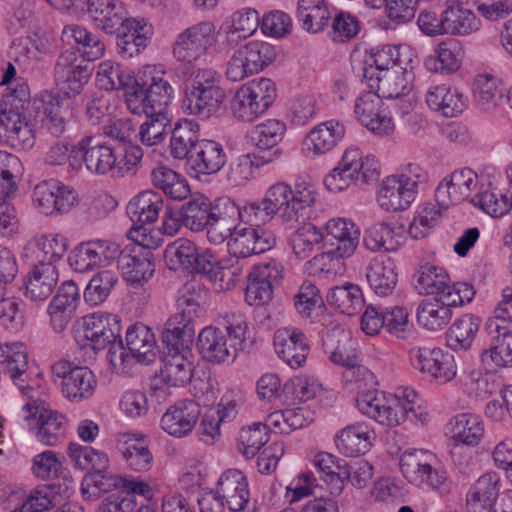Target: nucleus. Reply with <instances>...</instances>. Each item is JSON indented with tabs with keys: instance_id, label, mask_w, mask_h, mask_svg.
I'll list each match as a JSON object with an SVG mask.
<instances>
[{
	"instance_id": "nucleus-51",
	"label": "nucleus",
	"mask_w": 512,
	"mask_h": 512,
	"mask_svg": "<svg viewBox=\"0 0 512 512\" xmlns=\"http://www.w3.org/2000/svg\"><path fill=\"white\" fill-rule=\"evenodd\" d=\"M193 371V362L187 355H165L160 377L169 386L183 387L191 381Z\"/></svg>"
},
{
	"instance_id": "nucleus-45",
	"label": "nucleus",
	"mask_w": 512,
	"mask_h": 512,
	"mask_svg": "<svg viewBox=\"0 0 512 512\" xmlns=\"http://www.w3.org/2000/svg\"><path fill=\"white\" fill-rule=\"evenodd\" d=\"M150 176L153 186L173 200H184L190 194L187 180L166 166L154 168Z\"/></svg>"
},
{
	"instance_id": "nucleus-47",
	"label": "nucleus",
	"mask_w": 512,
	"mask_h": 512,
	"mask_svg": "<svg viewBox=\"0 0 512 512\" xmlns=\"http://www.w3.org/2000/svg\"><path fill=\"white\" fill-rule=\"evenodd\" d=\"M131 20L133 24L123 25L124 27L121 30L114 33L119 37L117 42L119 52L129 58L138 55L141 49L146 46L149 33V28H147V23L144 19Z\"/></svg>"
},
{
	"instance_id": "nucleus-50",
	"label": "nucleus",
	"mask_w": 512,
	"mask_h": 512,
	"mask_svg": "<svg viewBox=\"0 0 512 512\" xmlns=\"http://www.w3.org/2000/svg\"><path fill=\"white\" fill-rule=\"evenodd\" d=\"M326 301L329 306L349 316L356 314L364 305L362 290L359 286L351 283L330 289Z\"/></svg>"
},
{
	"instance_id": "nucleus-3",
	"label": "nucleus",
	"mask_w": 512,
	"mask_h": 512,
	"mask_svg": "<svg viewBox=\"0 0 512 512\" xmlns=\"http://www.w3.org/2000/svg\"><path fill=\"white\" fill-rule=\"evenodd\" d=\"M315 201L316 192L306 183L296 184L294 190L286 183H276L266 191L263 198L267 216L278 215L284 222H297Z\"/></svg>"
},
{
	"instance_id": "nucleus-10",
	"label": "nucleus",
	"mask_w": 512,
	"mask_h": 512,
	"mask_svg": "<svg viewBox=\"0 0 512 512\" xmlns=\"http://www.w3.org/2000/svg\"><path fill=\"white\" fill-rule=\"evenodd\" d=\"M72 153L71 168L76 171L85 167L92 174L105 175L116 167L114 148L92 136H85L72 146Z\"/></svg>"
},
{
	"instance_id": "nucleus-40",
	"label": "nucleus",
	"mask_w": 512,
	"mask_h": 512,
	"mask_svg": "<svg viewBox=\"0 0 512 512\" xmlns=\"http://www.w3.org/2000/svg\"><path fill=\"white\" fill-rule=\"evenodd\" d=\"M452 317L451 305L439 298L423 300L417 309L418 323L430 331L444 328Z\"/></svg>"
},
{
	"instance_id": "nucleus-8",
	"label": "nucleus",
	"mask_w": 512,
	"mask_h": 512,
	"mask_svg": "<svg viewBox=\"0 0 512 512\" xmlns=\"http://www.w3.org/2000/svg\"><path fill=\"white\" fill-rule=\"evenodd\" d=\"M430 458L432 455L423 450L405 451L400 458L401 471L410 483L446 494L451 487L447 472L432 466Z\"/></svg>"
},
{
	"instance_id": "nucleus-14",
	"label": "nucleus",
	"mask_w": 512,
	"mask_h": 512,
	"mask_svg": "<svg viewBox=\"0 0 512 512\" xmlns=\"http://www.w3.org/2000/svg\"><path fill=\"white\" fill-rule=\"evenodd\" d=\"M75 201V192L55 180L42 181L34 188L33 202L45 215L66 213Z\"/></svg>"
},
{
	"instance_id": "nucleus-2",
	"label": "nucleus",
	"mask_w": 512,
	"mask_h": 512,
	"mask_svg": "<svg viewBox=\"0 0 512 512\" xmlns=\"http://www.w3.org/2000/svg\"><path fill=\"white\" fill-rule=\"evenodd\" d=\"M247 324L237 320L224 328L208 326L198 335L196 347L202 358L209 363L233 362L243 349Z\"/></svg>"
},
{
	"instance_id": "nucleus-43",
	"label": "nucleus",
	"mask_w": 512,
	"mask_h": 512,
	"mask_svg": "<svg viewBox=\"0 0 512 512\" xmlns=\"http://www.w3.org/2000/svg\"><path fill=\"white\" fill-rule=\"evenodd\" d=\"M40 127L54 137H60L66 130L63 103L58 95L48 94L41 101Z\"/></svg>"
},
{
	"instance_id": "nucleus-25",
	"label": "nucleus",
	"mask_w": 512,
	"mask_h": 512,
	"mask_svg": "<svg viewBox=\"0 0 512 512\" xmlns=\"http://www.w3.org/2000/svg\"><path fill=\"white\" fill-rule=\"evenodd\" d=\"M276 353L292 368H298L305 363L309 353L306 336L296 329H279L274 334Z\"/></svg>"
},
{
	"instance_id": "nucleus-61",
	"label": "nucleus",
	"mask_w": 512,
	"mask_h": 512,
	"mask_svg": "<svg viewBox=\"0 0 512 512\" xmlns=\"http://www.w3.org/2000/svg\"><path fill=\"white\" fill-rule=\"evenodd\" d=\"M124 477L106 474L105 472H88L81 484L82 495L87 498H98L100 493L113 489H122Z\"/></svg>"
},
{
	"instance_id": "nucleus-19",
	"label": "nucleus",
	"mask_w": 512,
	"mask_h": 512,
	"mask_svg": "<svg viewBox=\"0 0 512 512\" xmlns=\"http://www.w3.org/2000/svg\"><path fill=\"white\" fill-rule=\"evenodd\" d=\"M212 26L200 23L180 33L173 45V54L179 61L192 62L205 54L211 44Z\"/></svg>"
},
{
	"instance_id": "nucleus-34",
	"label": "nucleus",
	"mask_w": 512,
	"mask_h": 512,
	"mask_svg": "<svg viewBox=\"0 0 512 512\" xmlns=\"http://www.w3.org/2000/svg\"><path fill=\"white\" fill-rule=\"evenodd\" d=\"M126 345L141 363H151L156 357V338L152 330L143 323L130 325L126 331Z\"/></svg>"
},
{
	"instance_id": "nucleus-52",
	"label": "nucleus",
	"mask_w": 512,
	"mask_h": 512,
	"mask_svg": "<svg viewBox=\"0 0 512 512\" xmlns=\"http://www.w3.org/2000/svg\"><path fill=\"white\" fill-rule=\"evenodd\" d=\"M146 120L140 125L138 132L140 141L146 146L161 143L170 130V118L165 110L142 111Z\"/></svg>"
},
{
	"instance_id": "nucleus-37",
	"label": "nucleus",
	"mask_w": 512,
	"mask_h": 512,
	"mask_svg": "<svg viewBox=\"0 0 512 512\" xmlns=\"http://www.w3.org/2000/svg\"><path fill=\"white\" fill-rule=\"evenodd\" d=\"M8 92L3 95V104L5 108L1 109L0 115L6 120L12 118V114L18 116L15 120L16 126L20 128V133L26 137L30 133L27 124L21 121L22 114L30 105V91L28 85L22 80H16L13 87H8Z\"/></svg>"
},
{
	"instance_id": "nucleus-23",
	"label": "nucleus",
	"mask_w": 512,
	"mask_h": 512,
	"mask_svg": "<svg viewBox=\"0 0 512 512\" xmlns=\"http://www.w3.org/2000/svg\"><path fill=\"white\" fill-rule=\"evenodd\" d=\"M201 414L194 400H182L169 407L161 418V428L171 436L185 437L192 432Z\"/></svg>"
},
{
	"instance_id": "nucleus-38",
	"label": "nucleus",
	"mask_w": 512,
	"mask_h": 512,
	"mask_svg": "<svg viewBox=\"0 0 512 512\" xmlns=\"http://www.w3.org/2000/svg\"><path fill=\"white\" fill-rule=\"evenodd\" d=\"M194 327L182 320L169 321L162 333V342L165 345L166 355H187L193 343Z\"/></svg>"
},
{
	"instance_id": "nucleus-15",
	"label": "nucleus",
	"mask_w": 512,
	"mask_h": 512,
	"mask_svg": "<svg viewBox=\"0 0 512 512\" xmlns=\"http://www.w3.org/2000/svg\"><path fill=\"white\" fill-rule=\"evenodd\" d=\"M382 99L377 92L367 91L357 98L354 106L358 121L378 135L389 134L394 128L391 117L382 109Z\"/></svg>"
},
{
	"instance_id": "nucleus-48",
	"label": "nucleus",
	"mask_w": 512,
	"mask_h": 512,
	"mask_svg": "<svg viewBox=\"0 0 512 512\" xmlns=\"http://www.w3.org/2000/svg\"><path fill=\"white\" fill-rule=\"evenodd\" d=\"M344 135V126L338 122H325L309 132L305 144L314 155L330 151Z\"/></svg>"
},
{
	"instance_id": "nucleus-53",
	"label": "nucleus",
	"mask_w": 512,
	"mask_h": 512,
	"mask_svg": "<svg viewBox=\"0 0 512 512\" xmlns=\"http://www.w3.org/2000/svg\"><path fill=\"white\" fill-rule=\"evenodd\" d=\"M452 438L468 446L477 445L483 437L484 426L477 415L463 413L450 422Z\"/></svg>"
},
{
	"instance_id": "nucleus-5",
	"label": "nucleus",
	"mask_w": 512,
	"mask_h": 512,
	"mask_svg": "<svg viewBox=\"0 0 512 512\" xmlns=\"http://www.w3.org/2000/svg\"><path fill=\"white\" fill-rule=\"evenodd\" d=\"M380 165L373 156L363 157L358 148L347 149L339 164L325 177L324 185L334 193L348 188L351 183L361 185L376 181Z\"/></svg>"
},
{
	"instance_id": "nucleus-55",
	"label": "nucleus",
	"mask_w": 512,
	"mask_h": 512,
	"mask_svg": "<svg viewBox=\"0 0 512 512\" xmlns=\"http://www.w3.org/2000/svg\"><path fill=\"white\" fill-rule=\"evenodd\" d=\"M399 236L394 227L386 222L375 223L369 226L364 233L363 244L372 251H395L400 246Z\"/></svg>"
},
{
	"instance_id": "nucleus-16",
	"label": "nucleus",
	"mask_w": 512,
	"mask_h": 512,
	"mask_svg": "<svg viewBox=\"0 0 512 512\" xmlns=\"http://www.w3.org/2000/svg\"><path fill=\"white\" fill-rule=\"evenodd\" d=\"M326 235H323V248L329 249L338 259L350 257L359 244L360 231L354 223L345 219H332L327 222Z\"/></svg>"
},
{
	"instance_id": "nucleus-22",
	"label": "nucleus",
	"mask_w": 512,
	"mask_h": 512,
	"mask_svg": "<svg viewBox=\"0 0 512 512\" xmlns=\"http://www.w3.org/2000/svg\"><path fill=\"white\" fill-rule=\"evenodd\" d=\"M152 257V252L143 246L124 249L118 257V269L127 282L141 285L150 279L155 271Z\"/></svg>"
},
{
	"instance_id": "nucleus-11",
	"label": "nucleus",
	"mask_w": 512,
	"mask_h": 512,
	"mask_svg": "<svg viewBox=\"0 0 512 512\" xmlns=\"http://www.w3.org/2000/svg\"><path fill=\"white\" fill-rule=\"evenodd\" d=\"M489 347L481 352V361L488 369L512 366V327L504 326L497 318H489L484 327Z\"/></svg>"
},
{
	"instance_id": "nucleus-7",
	"label": "nucleus",
	"mask_w": 512,
	"mask_h": 512,
	"mask_svg": "<svg viewBox=\"0 0 512 512\" xmlns=\"http://www.w3.org/2000/svg\"><path fill=\"white\" fill-rule=\"evenodd\" d=\"M276 58L275 48L263 41H250L238 48L229 58L225 76L239 82L259 73Z\"/></svg>"
},
{
	"instance_id": "nucleus-60",
	"label": "nucleus",
	"mask_w": 512,
	"mask_h": 512,
	"mask_svg": "<svg viewBox=\"0 0 512 512\" xmlns=\"http://www.w3.org/2000/svg\"><path fill=\"white\" fill-rule=\"evenodd\" d=\"M475 101L482 110L495 108L503 97V88L499 79L492 75H478L475 80Z\"/></svg>"
},
{
	"instance_id": "nucleus-54",
	"label": "nucleus",
	"mask_w": 512,
	"mask_h": 512,
	"mask_svg": "<svg viewBox=\"0 0 512 512\" xmlns=\"http://www.w3.org/2000/svg\"><path fill=\"white\" fill-rule=\"evenodd\" d=\"M449 280V275L443 268L427 263L420 267L416 288L421 294L439 298L450 286Z\"/></svg>"
},
{
	"instance_id": "nucleus-20",
	"label": "nucleus",
	"mask_w": 512,
	"mask_h": 512,
	"mask_svg": "<svg viewBox=\"0 0 512 512\" xmlns=\"http://www.w3.org/2000/svg\"><path fill=\"white\" fill-rule=\"evenodd\" d=\"M29 415L25 418L30 420V427L36 429V436L40 442L48 446H55L61 439L62 426L65 417L45 407L27 403L24 407Z\"/></svg>"
},
{
	"instance_id": "nucleus-33",
	"label": "nucleus",
	"mask_w": 512,
	"mask_h": 512,
	"mask_svg": "<svg viewBox=\"0 0 512 512\" xmlns=\"http://www.w3.org/2000/svg\"><path fill=\"white\" fill-rule=\"evenodd\" d=\"M444 34L451 36H467L480 28V19L460 3L453 2L443 11Z\"/></svg>"
},
{
	"instance_id": "nucleus-9",
	"label": "nucleus",
	"mask_w": 512,
	"mask_h": 512,
	"mask_svg": "<svg viewBox=\"0 0 512 512\" xmlns=\"http://www.w3.org/2000/svg\"><path fill=\"white\" fill-rule=\"evenodd\" d=\"M172 93V86L162 75H145L141 81L136 80L133 91L129 93L128 109L138 115L142 111L165 110Z\"/></svg>"
},
{
	"instance_id": "nucleus-57",
	"label": "nucleus",
	"mask_w": 512,
	"mask_h": 512,
	"mask_svg": "<svg viewBox=\"0 0 512 512\" xmlns=\"http://www.w3.org/2000/svg\"><path fill=\"white\" fill-rule=\"evenodd\" d=\"M68 454L75 467L89 472H106L109 460L106 454L95 449L82 446L77 443H70Z\"/></svg>"
},
{
	"instance_id": "nucleus-6",
	"label": "nucleus",
	"mask_w": 512,
	"mask_h": 512,
	"mask_svg": "<svg viewBox=\"0 0 512 512\" xmlns=\"http://www.w3.org/2000/svg\"><path fill=\"white\" fill-rule=\"evenodd\" d=\"M51 375L62 396L73 403L89 399L97 387L95 375L88 367L68 359L62 358L54 362Z\"/></svg>"
},
{
	"instance_id": "nucleus-27",
	"label": "nucleus",
	"mask_w": 512,
	"mask_h": 512,
	"mask_svg": "<svg viewBox=\"0 0 512 512\" xmlns=\"http://www.w3.org/2000/svg\"><path fill=\"white\" fill-rule=\"evenodd\" d=\"M216 492L231 511H240L248 507V482L240 470L228 469L223 472L218 479Z\"/></svg>"
},
{
	"instance_id": "nucleus-62",
	"label": "nucleus",
	"mask_w": 512,
	"mask_h": 512,
	"mask_svg": "<svg viewBox=\"0 0 512 512\" xmlns=\"http://www.w3.org/2000/svg\"><path fill=\"white\" fill-rule=\"evenodd\" d=\"M247 279L245 300L249 305L261 306L272 299V282L265 270L250 272Z\"/></svg>"
},
{
	"instance_id": "nucleus-44",
	"label": "nucleus",
	"mask_w": 512,
	"mask_h": 512,
	"mask_svg": "<svg viewBox=\"0 0 512 512\" xmlns=\"http://www.w3.org/2000/svg\"><path fill=\"white\" fill-rule=\"evenodd\" d=\"M212 206L213 202L204 195L185 202L179 210L182 225L193 232L206 230Z\"/></svg>"
},
{
	"instance_id": "nucleus-41",
	"label": "nucleus",
	"mask_w": 512,
	"mask_h": 512,
	"mask_svg": "<svg viewBox=\"0 0 512 512\" xmlns=\"http://www.w3.org/2000/svg\"><path fill=\"white\" fill-rule=\"evenodd\" d=\"M463 51L455 40L442 42L434 55L425 60V66L429 71L442 74H450L461 66Z\"/></svg>"
},
{
	"instance_id": "nucleus-21",
	"label": "nucleus",
	"mask_w": 512,
	"mask_h": 512,
	"mask_svg": "<svg viewBox=\"0 0 512 512\" xmlns=\"http://www.w3.org/2000/svg\"><path fill=\"white\" fill-rule=\"evenodd\" d=\"M322 345L333 363L347 368L361 369L358 366L356 342L349 331L339 326L327 329L322 336Z\"/></svg>"
},
{
	"instance_id": "nucleus-59",
	"label": "nucleus",
	"mask_w": 512,
	"mask_h": 512,
	"mask_svg": "<svg viewBox=\"0 0 512 512\" xmlns=\"http://www.w3.org/2000/svg\"><path fill=\"white\" fill-rule=\"evenodd\" d=\"M259 25V14L256 10L247 8L235 12L226 33L227 43L232 45L241 39H246L256 32Z\"/></svg>"
},
{
	"instance_id": "nucleus-30",
	"label": "nucleus",
	"mask_w": 512,
	"mask_h": 512,
	"mask_svg": "<svg viewBox=\"0 0 512 512\" xmlns=\"http://www.w3.org/2000/svg\"><path fill=\"white\" fill-rule=\"evenodd\" d=\"M58 271L51 263H37L26 280V297L34 302L47 300L55 290Z\"/></svg>"
},
{
	"instance_id": "nucleus-24",
	"label": "nucleus",
	"mask_w": 512,
	"mask_h": 512,
	"mask_svg": "<svg viewBox=\"0 0 512 512\" xmlns=\"http://www.w3.org/2000/svg\"><path fill=\"white\" fill-rule=\"evenodd\" d=\"M87 12L95 25L107 34H113L132 23L117 0H87Z\"/></svg>"
},
{
	"instance_id": "nucleus-36",
	"label": "nucleus",
	"mask_w": 512,
	"mask_h": 512,
	"mask_svg": "<svg viewBox=\"0 0 512 512\" xmlns=\"http://www.w3.org/2000/svg\"><path fill=\"white\" fill-rule=\"evenodd\" d=\"M98 85L107 91L124 90L126 105L129 104V93L133 91L136 78L125 71L119 64L109 60L99 64L96 73Z\"/></svg>"
},
{
	"instance_id": "nucleus-58",
	"label": "nucleus",
	"mask_w": 512,
	"mask_h": 512,
	"mask_svg": "<svg viewBox=\"0 0 512 512\" xmlns=\"http://www.w3.org/2000/svg\"><path fill=\"white\" fill-rule=\"evenodd\" d=\"M205 291L196 283H187L180 290L177 299V305L181 308V313L175 317L180 318L183 322L192 324L194 318H198L203 313L201 303L204 299Z\"/></svg>"
},
{
	"instance_id": "nucleus-17",
	"label": "nucleus",
	"mask_w": 512,
	"mask_h": 512,
	"mask_svg": "<svg viewBox=\"0 0 512 512\" xmlns=\"http://www.w3.org/2000/svg\"><path fill=\"white\" fill-rule=\"evenodd\" d=\"M163 204L162 196L153 190L143 191L130 200L126 208L133 223L129 236L138 237L145 225L154 223L163 209Z\"/></svg>"
},
{
	"instance_id": "nucleus-49",
	"label": "nucleus",
	"mask_w": 512,
	"mask_h": 512,
	"mask_svg": "<svg viewBox=\"0 0 512 512\" xmlns=\"http://www.w3.org/2000/svg\"><path fill=\"white\" fill-rule=\"evenodd\" d=\"M371 289L379 296L392 293L397 284L396 266L391 259L373 260L366 274Z\"/></svg>"
},
{
	"instance_id": "nucleus-26",
	"label": "nucleus",
	"mask_w": 512,
	"mask_h": 512,
	"mask_svg": "<svg viewBox=\"0 0 512 512\" xmlns=\"http://www.w3.org/2000/svg\"><path fill=\"white\" fill-rule=\"evenodd\" d=\"M413 186L407 184V180H399L396 175L386 177L377 192L379 206L387 212L407 209L415 199Z\"/></svg>"
},
{
	"instance_id": "nucleus-4",
	"label": "nucleus",
	"mask_w": 512,
	"mask_h": 512,
	"mask_svg": "<svg viewBox=\"0 0 512 512\" xmlns=\"http://www.w3.org/2000/svg\"><path fill=\"white\" fill-rule=\"evenodd\" d=\"M225 99L216 73L212 69H199L188 78L182 108L189 114L207 119L215 114Z\"/></svg>"
},
{
	"instance_id": "nucleus-39",
	"label": "nucleus",
	"mask_w": 512,
	"mask_h": 512,
	"mask_svg": "<svg viewBox=\"0 0 512 512\" xmlns=\"http://www.w3.org/2000/svg\"><path fill=\"white\" fill-rule=\"evenodd\" d=\"M481 319L473 314H464L456 319L446 332V343L454 351L468 350L479 330Z\"/></svg>"
},
{
	"instance_id": "nucleus-56",
	"label": "nucleus",
	"mask_w": 512,
	"mask_h": 512,
	"mask_svg": "<svg viewBox=\"0 0 512 512\" xmlns=\"http://www.w3.org/2000/svg\"><path fill=\"white\" fill-rule=\"evenodd\" d=\"M412 80V72L403 67H394L382 74V83L377 93L385 99L400 98L410 92Z\"/></svg>"
},
{
	"instance_id": "nucleus-32",
	"label": "nucleus",
	"mask_w": 512,
	"mask_h": 512,
	"mask_svg": "<svg viewBox=\"0 0 512 512\" xmlns=\"http://www.w3.org/2000/svg\"><path fill=\"white\" fill-rule=\"evenodd\" d=\"M426 103L430 109L447 118L456 117L466 108L464 95L445 84L429 88L426 93Z\"/></svg>"
},
{
	"instance_id": "nucleus-63",
	"label": "nucleus",
	"mask_w": 512,
	"mask_h": 512,
	"mask_svg": "<svg viewBox=\"0 0 512 512\" xmlns=\"http://www.w3.org/2000/svg\"><path fill=\"white\" fill-rule=\"evenodd\" d=\"M314 466L319 473L322 474L321 478L330 486V492L333 495H339L343 489L342 468L336 458L329 453L319 452L314 456Z\"/></svg>"
},
{
	"instance_id": "nucleus-29",
	"label": "nucleus",
	"mask_w": 512,
	"mask_h": 512,
	"mask_svg": "<svg viewBox=\"0 0 512 512\" xmlns=\"http://www.w3.org/2000/svg\"><path fill=\"white\" fill-rule=\"evenodd\" d=\"M226 156L220 143L203 139L198 146L192 150L187 166L196 175L215 174L224 166Z\"/></svg>"
},
{
	"instance_id": "nucleus-31",
	"label": "nucleus",
	"mask_w": 512,
	"mask_h": 512,
	"mask_svg": "<svg viewBox=\"0 0 512 512\" xmlns=\"http://www.w3.org/2000/svg\"><path fill=\"white\" fill-rule=\"evenodd\" d=\"M1 374L8 376L22 391L29 379L28 355L19 344L0 346Z\"/></svg>"
},
{
	"instance_id": "nucleus-12",
	"label": "nucleus",
	"mask_w": 512,
	"mask_h": 512,
	"mask_svg": "<svg viewBox=\"0 0 512 512\" xmlns=\"http://www.w3.org/2000/svg\"><path fill=\"white\" fill-rule=\"evenodd\" d=\"M206 227L207 238L215 245L230 239L241 221L240 207L228 197H220L213 201Z\"/></svg>"
},
{
	"instance_id": "nucleus-13",
	"label": "nucleus",
	"mask_w": 512,
	"mask_h": 512,
	"mask_svg": "<svg viewBox=\"0 0 512 512\" xmlns=\"http://www.w3.org/2000/svg\"><path fill=\"white\" fill-rule=\"evenodd\" d=\"M83 332L93 350L110 347L121 339V324L117 315L93 313L83 317Z\"/></svg>"
},
{
	"instance_id": "nucleus-1",
	"label": "nucleus",
	"mask_w": 512,
	"mask_h": 512,
	"mask_svg": "<svg viewBox=\"0 0 512 512\" xmlns=\"http://www.w3.org/2000/svg\"><path fill=\"white\" fill-rule=\"evenodd\" d=\"M416 393L402 391L401 395L386 396L383 392L369 391L357 397L359 411L387 427H396L406 421L414 422L417 412L414 407Z\"/></svg>"
},
{
	"instance_id": "nucleus-64",
	"label": "nucleus",
	"mask_w": 512,
	"mask_h": 512,
	"mask_svg": "<svg viewBox=\"0 0 512 512\" xmlns=\"http://www.w3.org/2000/svg\"><path fill=\"white\" fill-rule=\"evenodd\" d=\"M98 247L95 241L78 245L69 256V263L74 271L85 273L103 265L101 262L102 250H97Z\"/></svg>"
},
{
	"instance_id": "nucleus-18",
	"label": "nucleus",
	"mask_w": 512,
	"mask_h": 512,
	"mask_svg": "<svg viewBox=\"0 0 512 512\" xmlns=\"http://www.w3.org/2000/svg\"><path fill=\"white\" fill-rule=\"evenodd\" d=\"M91 75L92 69L88 64L77 62L63 54L59 56L54 68L56 85L69 98L81 93Z\"/></svg>"
},
{
	"instance_id": "nucleus-42",
	"label": "nucleus",
	"mask_w": 512,
	"mask_h": 512,
	"mask_svg": "<svg viewBox=\"0 0 512 512\" xmlns=\"http://www.w3.org/2000/svg\"><path fill=\"white\" fill-rule=\"evenodd\" d=\"M200 141L199 125L191 120L180 121L172 130L171 154L188 162L192 150L194 151Z\"/></svg>"
},
{
	"instance_id": "nucleus-35",
	"label": "nucleus",
	"mask_w": 512,
	"mask_h": 512,
	"mask_svg": "<svg viewBox=\"0 0 512 512\" xmlns=\"http://www.w3.org/2000/svg\"><path fill=\"white\" fill-rule=\"evenodd\" d=\"M374 433L363 424L348 425L336 436L338 450L346 456L365 454L372 445Z\"/></svg>"
},
{
	"instance_id": "nucleus-46",
	"label": "nucleus",
	"mask_w": 512,
	"mask_h": 512,
	"mask_svg": "<svg viewBox=\"0 0 512 512\" xmlns=\"http://www.w3.org/2000/svg\"><path fill=\"white\" fill-rule=\"evenodd\" d=\"M244 270V261L231 254L228 258L218 261L215 259V265L211 271L209 280L219 291H228L233 289L240 281Z\"/></svg>"
},
{
	"instance_id": "nucleus-28",
	"label": "nucleus",
	"mask_w": 512,
	"mask_h": 512,
	"mask_svg": "<svg viewBox=\"0 0 512 512\" xmlns=\"http://www.w3.org/2000/svg\"><path fill=\"white\" fill-rule=\"evenodd\" d=\"M499 477L486 473L470 487L466 495L467 512H492L499 495Z\"/></svg>"
}]
</instances>
